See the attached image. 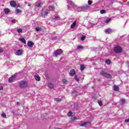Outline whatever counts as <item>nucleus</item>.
Masks as SVG:
<instances>
[{"label": "nucleus", "instance_id": "1", "mask_svg": "<svg viewBox=\"0 0 129 129\" xmlns=\"http://www.w3.org/2000/svg\"><path fill=\"white\" fill-rule=\"evenodd\" d=\"M100 75H101V76H103V77H105L106 78H108L109 79H111V78H112V77L110 74L103 71L100 72Z\"/></svg>", "mask_w": 129, "mask_h": 129}, {"label": "nucleus", "instance_id": "2", "mask_svg": "<svg viewBox=\"0 0 129 129\" xmlns=\"http://www.w3.org/2000/svg\"><path fill=\"white\" fill-rule=\"evenodd\" d=\"M19 87L20 88H26L28 87V82L26 81H22L19 83Z\"/></svg>", "mask_w": 129, "mask_h": 129}, {"label": "nucleus", "instance_id": "3", "mask_svg": "<svg viewBox=\"0 0 129 129\" xmlns=\"http://www.w3.org/2000/svg\"><path fill=\"white\" fill-rule=\"evenodd\" d=\"M114 52L116 53H121L122 52V48L119 46H116L114 48Z\"/></svg>", "mask_w": 129, "mask_h": 129}, {"label": "nucleus", "instance_id": "4", "mask_svg": "<svg viewBox=\"0 0 129 129\" xmlns=\"http://www.w3.org/2000/svg\"><path fill=\"white\" fill-rule=\"evenodd\" d=\"M62 53H63V50H62V49H58L53 52V54L54 56L57 57V56H59V55H61V54H62Z\"/></svg>", "mask_w": 129, "mask_h": 129}, {"label": "nucleus", "instance_id": "5", "mask_svg": "<svg viewBox=\"0 0 129 129\" xmlns=\"http://www.w3.org/2000/svg\"><path fill=\"white\" fill-rule=\"evenodd\" d=\"M48 10L46 9H43L41 12V16L43 18H45V17H46V16H48Z\"/></svg>", "mask_w": 129, "mask_h": 129}, {"label": "nucleus", "instance_id": "6", "mask_svg": "<svg viewBox=\"0 0 129 129\" xmlns=\"http://www.w3.org/2000/svg\"><path fill=\"white\" fill-rule=\"evenodd\" d=\"M80 126H85V127H88V126H90V122H84L83 123L80 124Z\"/></svg>", "mask_w": 129, "mask_h": 129}, {"label": "nucleus", "instance_id": "7", "mask_svg": "<svg viewBox=\"0 0 129 129\" xmlns=\"http://www.w3.org/2000/svg\"><path fill=\"white\" fill-rule=\"evenodd\" d=\"M90 8L89 5H86L82 7V12H86Z\"/></svg>", "mask_w": 129, "mask_h": 129}, {"label": "nucleus", "instance_id": "8", "mask_svg": "<svg viewBox=\"0 0 129 129\" xmlns=\"http://www.w3.org/2000/svg\"><path fill=\"white\" fill-rule=\"evenodd\" d=\"M15 79H16V76H15V75L12 76L9 79V83H12V82H14V81H15Z\"/></svg>", "mask_w": 129, "mask_h": 129}, {"label": "nucleus", "instance_id": "9", "mask_svg": "<svg viewBox=\"0 0 129 129\" xmlns=\"http://www.w3.org/2000/svg\"><path fill=\"white\" fill-rule=\"evenodd\" d=\"M105 32L106 33V34H110L112 33V30H111V29L110 28H108L105 30Z\"/></svg>", "mask_w": 129, "mask_h": 129}, {"label": "nucleus", "instance_id": "10", "mask_svg": "<svg viewBox=\"0 0 129 129\" xmlns=\"http://www.w3.org/2000/svg\"><path fill=\"white\" fill-rule=\"evenodd\" d=\"M10 5L11 6V7H13L14 8H15V7H16V6H17L16 1H11L10 2Z\"/></svg>", "mask_w": 129, "mask_h": 129}, {"label": "nucleus", "instance_id": "11", "mask_svg": "<svg viewBox=\"0 0 129 129\" xmlns=\"http://www.w3.org/2000/svg\"><path fill=\"white\" fill-rule=\"evenodd\" d=\"M17 54L18 56H21L23 54V50L19 49L17 51Z\"/></svg>", "mask_w": 129, "mask_h": 129}, {"label": "nucleus", "instance_id": "12", "mask_svg": "<svg viewBox=\"0 0 129 129\" xmlns=\"http://www.w3.org/2000/svg\"><path fill=\"white\" fill-rule=\"evenodd\" d=\"M27 45L28 46V47H32L34 46V43H33V42L32 41H28Z\"/></svg>", "mask_w": 129, "mask_h": 129}, {"label": "nucleus", "instance_id": "13", "mask_svg": "<svg viewBox=\"0 0 129 129\" xmlns=\"http://www.w3.org/2000/svg\"><path fill=\"white\" fill-rule=\"evenodd\" d=\"M75 70H72L70 71V75L71 76H73V75H75Z\"/></svg>", "mask_w": 129, "mask_h": 129}, {"label": "nucleus", "instance_id": "14", "mask_svg": "<svg viewBox=\"0 0 129 129\" xmlns=\"http://www.w3.org/2000/svg\"><path fill=\"white\" fill-rule=\"evenodd\" d=\"M76 27V21H75L71 25V28L72 29H74Z\"/></svg>", "mask_w": 129, "mask_h": 129}, {"label": "nucleus", "instance_id": "15", "mask_svg": "<svg viewBox=\"0 0 129 129\" xmlns=\"http://www.w3.org/2000/svg\"><path fill=\"white\" fill-rule=\"evenodd\" d=\"M48 9L49 10V11H54V10H55V7L52 5L49 6L48 7Z\"/></svg>", "mask_w": 129, "mask_h": 129}, {"label": "nucleus", "instance_id": "16", "mask_svg": "<svg viewBox=\"0 0 129 129\" xmlns=\"http://www.w3.org/2000/svg\"><path fill=\"white\" fill-rule=\"evenodd\" d=\"M35 79L37 81H40L41 78H40V76H38V75H36L35 76Z\"/></svg>", "mask_w": 129, "mask_h": 129}, {"label": "nucleus", "instance_id": "17", "mask_svg": "<svg viewBox=\"0 0 129 129\" xmlns=\"http://www.w3.org/2000/svg\"><path fill=\"white\" fill-rule=\"evenodd\" d=\"M4 12H5V14H6V15H7V14H9V13H10V9L8 8H5L4 9Z\"/></svg>", "mask_w": 129, "mask_h": 129}, {"label": "nucleus", "instance_id": "18", "mask_svg": "<svg viewBox=\"0 0 129 129\" xmlns=\"http://www.w3.org/2000/svg\"><path fill=\"white\" fill-rule=\"evenodd\" d=\"M19 40L21 42L24 43V44H26V39L25 38H20Z\"/></svg>", "mask_w": 129, "mask_h": 129}, {"label": "nucleus", "instance_id": "19", "mask_svg": "<svg viewBox=\"0 0 129 129\" xmlns=\"http://www.w3.org/2000/svg\"><path fill=\"white\" fill-rule=\"evenodd\" d=\"M74 79L75 80H76V81H77V82H79V79H80V78L78 77V76L76 75Z\"/></svg>", "mask_w": 129, "mask_h": 129}, {"label": "nucleus", "instance_id": "20", "mask_svg": "<svg viewBox=\"0 0 129 129\" xmlns=\"http://www.w3.org/2000/svg\"><path fill=\"white\" fill-rule=\"evenodd\" d=\"M113 87H114V90H115V91H118V90H119V88L117 86H114Z\"/></svg>", "mask_w": 129, "mask_h": 129}, {"label": "nucleus", "instance_id": "21", "mask_svg": "<svg viewBox=\"0 0 129 129\" xmlns=\"http://www.w3.org/2000/svg\"><path fill=\"white\" fill-rule=\"evenodd\" d=\"M48 87H49V88H53L54 87V84L50 83L49 84H48Z\"/></svg>", "mask_w": 129, "mask_h": 129}, {"label": "nucleus", "instance_id": "22", "mask_svg": "<svg viewBox=\"0 0 129 129\" xmlns=\"http://www.w3.org/2000/svg\"><path fill=\"white\" fill-rule=\"evenodd\" d=\"M43 4V3H36V7H41V6H42V5Z\"/></svg>", "mask_w": 129, "mask_h": 129}, {"label": "nucleus", "instance_id": "23", "mask_svg": "<svg viewBox=\"0 0 129 129\" xmlns=\"http://www.w3.org/2000/svg\"><path fill=\"white\" fill-rule=\"evenodd\" d=\"M54 100H55V101H57V102H60L62 101V99H61L58 98H55Z\"/></svg>", "mask_w": 129, "mask_h": 129}, {"label": "nucleus", "instance_id": "24", "mask_svg": "<svg viewBox=\"0 0 129 129\" xmlns=\"http://www.w3.org/2000/svg\"><path fill=\"white\" fill-rule=\"evenodd\" d=\"M2 117H3L4 118H7V114L3 112L1 115Z\"/></svg>", "mask_w": 129, "mask_h": 129}, {"label": "nucleus", "instance_id": "25", "mask_svg": "<svg viewBox=\"0 0 129 129\" xmlns=\"http://www.w3.org/2000/svg\"><path fill=\"white\" fill-rule=\"evenodd\" d=\"M85 39H86V36L82 35V37L81 38V41H84V40H85Z\"/></svg>", "mask_w": 129, "mask_h": 129}, {"label": "nucleus", "instance_id": "26", "mask_svg": "<svg viewBox=\"0 0 129 129\" xmlns=\"http://www.w3.org/2000/svg\"><path fill=\"white\" fill-rule=\"evenodd\" d=\"M85 68V67H84V64H81V68H80V70L82 71H83V70H84V69Z\"/></svg>", "mask_w": 129, "mask_h": 129}, {"label": "nucleus", "instance_id": "27", "mask_svg": "<svg viewBox=\"0 0 129 129\" xmlns=\"http://www.w3.org/2000/svg\"><path fill=\"white\" fill-rule=\"evenodd\" d=\"M35 30L36 32H39L42 30V28L41 27H36L35 28Z\"/></svg>", "mask_w": 129, "mask_h": 129}, {"label": "nucleus", "instance_id": "28", "mask_svg": "<svg viewBox=\"0 0 129 129\" xmlns=\"http://www.w3.org/2000/svg\"><path fill=\"white\" fill-rule=\"evenodd\" d=\"M16 14H20V13H22V11L20 9H16Z\"/></svg>", "mask_w": 129, "mask_h": 129}, {"label": "nucleus", "instance_id": "29", "mask_svg": "<svg viewBox=\"0 0 129 129\" xmlns=\"http://www.w3.org/2000/svg\"><path fill=\"white\" fill-rule=\"evenodd\" d=\"M100 13L101 14H106V11H105V10H101Z\"/></svg>", "mask_w": 129, "mask_h": 129}, {"label": "nucleus", "instance_id": "30", "mask_svg": "<svg viewBox=\"0 0 129 129\" xmlns=\"http://www.w3.org/2000/svg\"><path fill=\"white\" fill-rule=\"evenodd\" d=\"M17 32H18V33H22V32H23V29H22V28L18 29L17 30Z\"/></svg>", "mask_w": 129, "mask_h": 129}, {"label": "nucleus", "instance_id": "31", "mask_svg": "<svg viewBox=\"0 0 129 129\" xmlns=\"http://www.w3.org/2000/svg\"><path fill=\"white\" fill-rule=\"evenodd\" d=\"M110 60L109 59H107L106 60V64H107V65H109V64H110Z\"/></svg>", "mask_w": 129, "mask_h": 129}, {"label": "nucleus", "instance_id": "32", "mask_svg": "<svg viewBox=\"0 0 129 129\" xmlns=\"http://www.w3.org/2000/svg\"><path fill=\"white\" fill-rule=\"evenodd\" d=\"M78 12H82V7H79L77 8Z\"/></svg>", "mask_w": 129, "mask_h": 129}, {"label": "nucleus", "instance_id": "33", "mask_svg": "<svg viewBox=\"0 0 129 129\" xmlns=\"http://www.w3.org/2000/svg\"><path fill=\"white\" fill-rule=\"evenodd\" d=\"M71 119L72 120H76V119H77V117H75V116H72L71 117Z\"/></svg>", "mask_w": 129, "mask_h": 129}, {"label": "nucleus", "instance_id": "34", "mask_svg": "<svg viewBox=\"0 0 129 129\" xmlns=\"http://www.w3.org/2000/svg\"><path fill=\"white\" fill-rule=\"evenodd\" d=\"M67 115L68 116H71V115H72V112L70 111L67 113Z\"/></svg>", "mask_w": 129, "mask_h": 129}, {"label": "nucleus", "instance_id": "35", "mask_svg": "<svg viewBox=\"0 0 129 129\" xmlns=\"http://www.w3.org/2000/svg\"><path fill=\"white\" fill-rule=\"evenodd\" d=\"M111 21V19L110 18H108L106 20V23H109Z\"/></svg>", "mask_w": 129, "mask_h": 129}, {"label": "nucleus", "instance_id": "36", "mask_svg": "<svg viewBox=\"0 0 129 129\" xmlns=\"http://www.w3.org/2000/svg\"><path fill=\"white\" fill-rule=\"evenodd\" d=\"M55 20H60V17H59V15H56L55 17Z\"/></svg>", "mask_w": 129, "mask_h": 129}, {"label": "nucleus", "instance_id": "37", "mask_svg": "<svg viewBox=\"0 0 129 129\" xmlns=\"http://www.w3.org/2000/svg\"><path fill=\"white\" fill-rule=\"evenodd\" d=\"M98 103L99 104L100 106H102V102L101 101H98Z\"/></svg>", "mask_w": 129, "mask_h": 129}, {"label": "nucleus", "instance_id": "38", "mask_svg": "<svg viewBox=\"0 0 129 129\" xmlns=\"http://www.w3.org/2000/svg\"><path fill=\"white\" fill-rule=\"evenodd\" d=\"M62 82L63 84H66V83H67V81L66 80V79H63L62 80Z\"/></svg>", "mask_w": 129, "mask_h": 129}, {"label": "nucleus", "instance_id": "39", "mask_svg": "<svg viewBox=\"0 0 129 129\" xmlns=\"http://www.w3.org/2000/svg\"><path fill=\"white\" fill-rule=\"evenodd\" d=\"M78 50H80V49H83V46H78Z\"/></svg>", "mask_w": 129, "mask_h": 129}, {"label": "nucleus", "instance_id": "40", "mask_svg": "<svg viewBox=\"0 0 129 129\" xmlns=\"http://www.w3.org/2000/svg\"><path fill=\"white\" fill-rule=\"evenodd\" d=\"M121 102L122 103H125V100H124V99L121 100Z\"/></svg>", "mask_w": 129, "mask_h": 129}, {"label": "nucleus", "instance_id": "41", "mask_svg": "<svg viewBox=\"0 0 129 129\" xmlns=\"http://www.w3.org/2000/svg\"><path fill=\"white\" fill-rule=\"evenodd\" d=\"M52 40H53V41L57 40V37H52Z\"/></svg>", "mask_w": 129, "mask_h": 129}, {"label": "nucleus", "instance_id": "42", "mask_svg": "<svg viewBox=\"0 0 129 129\" xmlns=\"http://www.w3.org/2000/svg\"><path fill=\"white\" fill-rule=\"evenodd\" d=\"M88 5H90L92 4V2H91V1H89L88 2Z\"/></svg>", "mask_w": 129, "mask_h": 129}, {"label": "nucleus", "instance_id": "43", "mask_svg": "<svg viewBox=\"0 0 129 129\" xmlns=\"http://www.w3.org/2000/svg\"><path fill=\"white\" fill-rule=\"evenodd\" d=\"M4 52V49H3V48H0V53H3Z\"/></svg>", "mask_w": 129, "mask_h": 129}, {"label": "nucleus", "instance_id": "44", "mask_svg": "<svg viewBox=\"0 0 129 129\" xmlns=\"http://www.w3.org/2000/svg\"><path fill=\"white\" fill-rule=\"evenodd\" d=\"M68 3H69V5H73V3H72V2H71V1H69Z\"/></svg>", "mask_w": 129, "mask_h": 129}, {"label": "nucleus", "instance_id": "45", "mask_svg": "<svg viewBox=\"0 0 129 129\" xmlns=\"http://www.w3.org/2000/svg\"><path fill=\"white\" fill-rule=\"evenodd\" d=\"M128 121H129V118L125 120V122H128Z\"/></svg>", "mask_w": 129, "mask_h": 129}, {"label": "nucleus", "instance_id": "46", "mask_svg": "<svg viewBox=\"0 0 129 129\" xmlns=\"http://www.w3.org/2000/svg\"><path fill=\"white\" fill-rule=\"evenodd\" d=\"M12 22V23H14V24H16V20H13Z\"/></svg>", "mask_w": 129, "mask_h": 129}, {"label": "nucleus", "instance_id": "47", "mask_svg": "<svg viewBox=\"0 0 129 129\" xmlns=\"http://www.w3.org/2000/svg\"><path fill=\"white\" fill-rule=\"evenodd\" d=\"M17 105H18V106H20V102H18L17 103Z\"/></svg>", "mask_w": 129, "mask_h": 129}, {"label": "nucleus", "instance_id": "48", "mask_svg": "<svg viewBox=\"0 0 129 129\" xmlns=\"http://www.w3.org/2000/svg\"><path fill=\"white\" fill-rule=\"evenodd\" d=\"M3 89H4V88L3 87L0 88V90H3Z\"/></svg>", "mask_w": 129, "mask_h": 129}, {"label": "nucleus", "instance_id": "49", "mask_svg": "<svg viewBox=\"0 0 129 129\" xmlns=\"http://www.w3.org/2000/svg\"><path fill=\"white\" fill-rule=\"evenodd\" d=\"M55 129H61V128L56 127V128H55Z\"/></svg>", "mask_w": 129, "mask_h": 129}, {"label": "nucleus", "instance_id": "50", "mask_svg": "<svg viewBox=\"0 0 129 129\" xmlns=\"http://www.w3.org/2000/svg\"><path fill=\"white\" fill-rule=\"evenodd\" d=\"M127 4L129 5V2H127Z\"/></svg>", "mask_w": 129, "mask_h": 129}]
</instances>
